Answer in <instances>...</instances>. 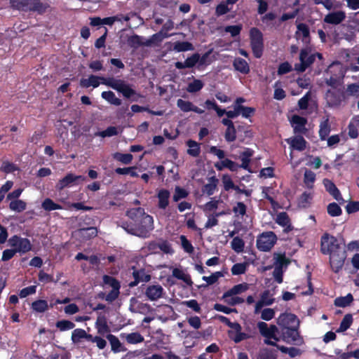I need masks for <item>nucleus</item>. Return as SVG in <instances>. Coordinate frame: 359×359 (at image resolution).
I'll use <instances>...</instances> for the list:
<instances>
[{"label":"nucleus","instance_id":"6","mask_svg":"<svg viewBox=\"0 0 359 359\" xmlns=\"http://www.w3.org/2000/svg\"><path fill=\"white\" fill-rule=\"evenodd\" d=\"M250 44L255 56L257 58L262 55L264 44L263 35L257 28H252L250 31Z\"/></svg>","mask_w":359,"mask_h":359},{"label":"nucleus","instance_id":"11","mask_svg":"<svg viewBox=\"0 0 359 359\" xmlns=\"http://www.w3.org/2000/svg\"><path fill=\"white\" fill-rule=\"evenodd\" d=\"M316 57L320 60H322L323 56L320 53H312L311 50L307 48L302 50L299 55L302 65L299 67H307L311 65ZM294 67H298L295 65Z\"/></svg>","mask_w":359,"mask_h":359},{"label":"nucleus","instance_id":"21","mask_svg":"<svg viewBox=\"0 0 359 359\" xmlns=\"http://www.w3.org/2000/svg\"><path fill=\"white\" fill-rule=\"evenodd\" d=\"M276 222L284 228L283 231L285 233H288L292 229L289 217L286 212H283L278 214Z\"/></svg>","mask_w":359,"mask_h":359},{"label":"nucleus","instance_id":"3","mask_svg":"<svg viewBox=\"0 0 359 359\" xmlns=\"http://www.w3.org/2000/svg\"><path fill=\"white\" fill-rule=\"evenodd\" d=\"M344 76V72L339 69L337 74L326 78L327 84L332 87V89L328 90L325 94V99L330 107L339 106L341 102L346 100L343 98L344 92L341 91L339 88Z\"/></svg>","mask_w":359,"mask_h":359},{"label":"nucleus","instance_id":"12","mask_svg":"<svg viewBox=\"0 0 359 359\" xmlns=\"http://www.w3.org/2000/svg\"><path fill=\"white\" fill-rule=\"evenodd\" d=\"M298 327L285 328L281 330V336L279 337L286 343H294L301 341L299 333L297 330Z\"/></svg>","mask_w":359,"mask_h":359},{"label":"nucleus","instance_id":"48","mask_svg":"<svg viewBox=\"0 0 359 359\" xmlns=\"http://www.w3.org/2000/svg\"><path fill=\"white\" fill-rule=\"evenodd\" d=\"M55 325L61 332L72 330L75 327L74 323L68 320H59Z\"/></svg>","mask_w":359,"mask_h":359},{"label":"nucleus","instance_id":"57","mask_svg":"<svg viewBox=\"0 0 359 359\" xmlns=\"http://www.w3.org/2000/svg\"><path fill=\"white\" fill-rule=\"evenodd\" d=\"M177 107L184 112L191 111L194 104L189 101L179 99L177 101Z\"/></svg>","mask_w":359,"mask_h":359},{"label":"nucleus","instance_id":"36","mask_svg":"<svg viewBox=\"0 0 359 359\" xmlns=\"http://www.w3.org/2000/svg\"><path fill=\"white\" fill-rule=\"evenodd\" d=\"M187 145L189 147L187 154L193 157H197L199 156L201 152L200 144L196 141L189 140L187 142Z\"/></svg>","mask_w":359,"mask_h":359},{"label":"nucleus","instance_id":"15","mask_svg":"<svg viewBox=\"0 0 359 359\" xmlns=\"http://www.w3.org/2000/svg\"><path fill=\"white\" fill-rule=\"evenodd\" d=\"M164 290L160 285H149L145 290V295L150 301H156L161 298Z\"/></svg>","mask_w":359,"mask_h":359},{"label":"nucleus","instance_id":"10","mask_svg":"<svg viewBox=\"0 0 359 359\" xmlns=\"http://www.w3.org/2000/svg\"><path fill=\"white\" fill-rule=\"evenodd\" d=\"M277 324L282 329L299 327V321L294 314L290 313H282L277 319Z\"/></svg>","mask_w":359,"mask_h":359},{"label":"nucleus","instance_id":"37","mask_svg":"<svg viewBox=\"0 0 359 359\" xmlns=\"http://www.w3.org/2000/svg\"><path fill=\"white\" fill-rule=\"evenodd\" d=\"M102 97L107 101L109 103L115 106L121 104V100L116 97L114 93L112 91H104L102 93Z\"/></svg>","mask_w":359,"mask_h":359},{"label":"nucleus","instance_id":"1","mask_svg":"<svg viewBox=\"0 0 359 359\" xmlns=\"http://www.w3.org/2000/svg\"><path fill=\"white\" fill-rule=\"evenodd\" d=\"M320 251L324 255H330V264L334 272L341 269L346 255L336 237L327 233H324L320 239Z\"/></svg>","mask_w":359,"mask_h":359},{"label":"nucleus","instance_id":"64","mask_svg":"<svg viewBox=\"0 0 359 359\" xmlns=\"http://www.w3.org/2000/svg\"><path fill=\"white\" fill-rule=\"evenodd\" d=\"M316 180V174L309 170H306L304 176V183L307 187H311Z\"/></svg>","mask_w":359,"mask_h":359},{"label":"nucleus","instance_id":"45","mask_svg":"<svg viewBox=\"0 0 359 359\" xmlns=\"http://www.w3.org/2000/svg\"><path fill=\"white\" fill-rule=\"evenodd\" d=\"M222 181L225 191H228L231 189L238 190V187L234 184L229 175H223Z\"/></svg>","mask_w":359,"mask_h":359},{"label":"nucleus","instance_id":"49","mask_svg":"<svg viewBox=\"0 0 359 359\" xmlns=\"http://www.w3.org/2000/svg\"><path fill=\"white\" fill-rule=\"evenodd\" d=\"M126 340L129 344H135L142 342L144 337L138 332H132L126 334Z\"/></svg>","mask_w":359,"mask_h":359},{"label":"nucleus","instance_id":"40","mask_svg":"<svg viewBox=\"0 0 359 359\" xmlns=\"http://www.w3.org/2000/svg\"><path fill=\"white\" fill-rule=\"evenodd\" d=\"M219 202V200H217L215 198H211L210 201L206 203L205 205H201V208L204 212L208 213L217 210Z\"/></svg>","mask_w":359,"mask_h":359},{"label":"nucleus","instance_id":"13","mask_svg":"<svg viewBox=\"0 0 359 359\" xmlns=\"http://www.w3.org/2000/svg\"><path fill=\"white\" fill-rule=\"evenodd\" d=\"M241 330L242 328L241 325L236 322H234V325H233L231 330L229 331L228 334L229 338L235 343H239L250 337V335L243 332Z\"/></svg>","mask_w":359,"mask_h":359},{"label":"nucleus","instance_id":"9","mask_svg":"<svg viewBox=\"0 0 359 359\" xmlns=\"http://www.w3.org/2000/svg\"><path fill=\"white\" fill-rule=\"evenodd\" d=\"M210 55V51L201 56L198 53L193 54L188 57L185 62V67L181 63L176 62V67H194L196 65H208V58Z\"/></svg>","mask_w":359,"mask_h":359},{"label":"nucleus","instance_id":"18","mask_svg":"<svg viewBox=\"0 0 359 359\" xmlns=\"http://www.w3.org/2000/svg\"><path fill=\"white\" fill-rule=\"evenodd\" d=\"M156 197L158 199V208L161 210H165L170 203V191L165 189H159L157 191Z\"/></svg>","mask_w":359,"mask_h":359},{"label":"nucleus","instance_id":"53","mask_svg":"<svg viewBox=\"0 0 359 359\" xmlns=\"http://www.w3.org/2000/svg\"><path fill=\"white\" fill-rule=\"evenodd\" d=\"M189 192L180 187H176L175 189V193L172 196V200L175 202H178L181 199L185 198L188 196Z\"/></svg>","mask_w":359,"mask_h":359},{"label":"nucleus","instance_id":"7","mask_svg":"<svg viewBox=\"0 0 359 359\" xmlns=\"http://www.w3.org/2000/svg\"><path fill=\"white\" fill-rule=\"evenodd\" d=\"M276 241L277 236L273 231H266L258 236L257 247L261 251L268 252L274 246Z\"/></svg>","mask_w":359,"mask_h":359},{"label":"nucleus","instance_id":"31","mask_svg":"<svg viewBox=\"0 0 359 359\" xmlns=\"http://www.w3.org/2000/svg\"><path fill=\"white\" fill-rule=\"evenodd\" d=\"M146 215L147 213L142 208H131L127 211L128 217L135 222Z\"/></svg>","mask_w":359,"mask_h":359},{"label":"nucleus","instance_id":"28","mask_svg":"<svg viewBox=\"0 0 359 359\" xmlns=\"http://www.w3.org/2000/svg\"><path fill=\"white\" fill-rule=\"evenodd\" d=\"M296 35L297 39L302 40L303 43H308L309 42V29L306 25H298Z\"/></svg>","mask_w":359,"mask_h":359},{"label":"nucleus","instance_id":"23","mask_svg":"<svg viewBox=\"0 0 359 359\" xmlns=\"http://www.w3.org/2000/svg\"><path fill=\"white\" fill-rule=\"evenodd\" d=\"M273 260L274 267L278 266L279 269L285 271L290 263V259L286 257L285 255L281 253H274Z\"/></svg>","mask_w":359,"mask_h":359},{"label":"nucleus","instance_id":"24","mask_svg":"<svg viewBox=\"0 0 359 359\" xmlns=\"http://www.w3.org/2000/svg\"><path fill=\"white\" fill-rule=\"evenodd\" d=\"M348 135L352 139H355L359 135V115L353 116L348 124Z\"/></svg>","mask_w":359,"mask_h":359},{"label":"nucleus","instance_id":"20","mask_svg":"<svg viewBox=\"0 0 359 359\" xmlns=\"http://www.w3.org/2000/svg\"><path fill=\"white\" fill-rule=\"evenodd\" d=\"M295 133H303L306 131V119L298 115H293L290 120Z\"/></svg>","mask_w":359,"mask_h":359},{"label":"nucleus","instance_id":"58","mask_svg":"<svg viewBox=\"0 0 359 359\" xmlns=\"http://www.w3.org/2000/svg\"><path fill=\"white\" fill-rule=\"evenodd\" d=\"M247 270V264L245 263H237L233 265L231 273L233 275L238 276L245 273Z\"/></svg>","mask_w":359,"mask_h":359},{"label":"nucleus","instance_id":"50","mask_svg":"<svg viewBox=\"0 0 359 359\" xmlns=\"http://www.w3.org/2000/svg\"><path fill=\"white\" fill-rule=\"evenodd\" d=\"M114 158L116 160L120 161L121 163L123 164H130L133 159V156L130 154H122L119 152H116L114 154Z\"/></svg>","mask_w":359,"mask_h":359},{"label":"nucleus","instance_id":"43","mask_svg":"<svg viewBox=\"0 0 359 359\" xmlns=\"http://www.w3.org/2000/svg\"><path fill=\"white\" fill-rule=\"evenodd\" d=\"M173 48L177 52H183L194 50V46L188 41H177L175 43Z\"/></svg>","mask_w":359,"mask_h":359},{"label":"nucleus","instance_id":"60","mask_svg":"<svg viewBox=\"0 0 359 359\" xmlns=\"http://www.w3.org/2000/svg\"><path fill=\"white\" fill-rule=\"evenodd\" d=\"M86 331L83 329H75L72 333V341L74 343H79L81 339H84Z\"/></svg>","mask_w":359,"mask_h":359},{"label":"nucleus","instance_id":"5","mask_svg":"<svg viewBox=\"0 0 359 359\" xmlns=\"http://www.w3.org/2000/svg\"><path fill=\"white\" fill-rule=\"evenodd\" d=\"M257 326L260 334L265 338L264 343L270 346H276V341H280L278 327L274 325H269L262 321L259 322Z\"/></svg>","mask_w":359,"mask_h":359},{"label":"nucleus","instance_id":"35","mask_svg":"<svg viewBox=\"0 0 359 359\" xmlns=\"http://www.w3.org/2000/svg\"><path fill=\"white\" fill-rule=\"evenodd\" d=\"M95 328L100 334L104 335L109 332V327L104 317L99 316L95 322Z\"/></svg>","mask_w":359,"mask_h":359},{"label":"nucleus","instance_id":"17","mask_svg":"<svg viewBox=\"0 0 359 359\" xmlns=\"http://www.w3.org/2000/svg\"><path fill=\"white\" fill-rule=\"evenodd\" d=\"M273 294L269 290H265L261 294L260 299L255 304V312L257 313L264 306H270L274 302Z\"/></svg>","mask_w":359,"mask_h":359},{"label":"nucleus","instance_id":"63","mask_svg":"<svg viewBox=\"0 0 359 359\" xmlns=\"http://www.w3.org/2000/svg\"><path fill=\"white\" fill-rule=\"evenodd\" d=\"M246 205L243 202H237L233 208V212L236 216H241L246 213Z\"/></svg>","mask_w":359,"mask_h":359},{"label":"nucleus","instance_id":"25","mask_svg":"<svg viewBox=\"0 0 359 359\" xmlns=\"http://www.w3.org/2000/svg\"><path fill=\"white\" fill-rule=\"evenodd\" d=\"M133 276L135 280L129 284L130 287H134L140 282H148L150 280V276L143 269L133 271Z\"/></svg>","mask_w":359,"mask_h":359},{"label":"nucleus","instance_id":"39","mask_svg":"<svg viewBox=\"0 0 359 359\" xmlns=\"http://www.w3.org/2000/svg\"><path fill=\"white\" fill-rule=\"evenodd\" d=\"M48 304L46 300H36L32 302V309L38 313H43L48 309Z\"/></svg>","mask_w":359,"mask_h":359},{"label":"nucleus","instance_id":"19","mask_svg":"<svg viewBox=\"0 0 359 359\" xmlns=\"http://www.w3.org/2000/svg\"><path fill=\"white\" fill-rule=\"evenodd\" d=\"M346 18V13L342 11L332 12L326 15L324 18V22L332 25H339Z\"/></svg>","mask_w":359,"mask_h":359},{"label":"nucleus","instance_id":"29","mask_svg":"<svg viewBox=\"0 0 359 359\" xmlns=\"http://www.w3.org/2000/svg\"><path fill=\"white\" fill-rule=\"evenodd\" d=\"M249 289V284L246 283L234 285L232 288L224 292V297L235 296L245 292Z\"/></svg>","mask_w":359,"mask_h":359},{"label":"nucleus","instance_id":"44","mask_svg":"<svg viewBox=\"0 0 359 359\" xmlns=\"http://www.w3.org/2000/svg\"><path fill=\"white\" fill-rule=\"evenodd\" d=\"M27 204L22 200H15L10 203L9 208L11 210L20 212L26 209Z\"/></svg>","mask_w":359,"mask_h":359},{"label":"nucleus","instance_id":"59","mask_svg":"<svg viewBox=\"0 0 359 359\" xmlns=\"http://www.w3.org/2000/svg\"><path fill=\"white\" fill-rule=\"evenodd\" d=\"M222 299H224V301L226 304H228L229 305H231V306H235L237 304H240L244 302V299L243 298L237 297L236 295L229 296L227 297H224V293L222 295Z\"/></svg>","mask_w":359,"mask_h":359},{"label":"nucleus","instance_id":"4","mask_svg":"<svg viewBox=\"0 0 359 359\" xmlns=\"http://www.w3.org/2000/svg\"><path fill=\"white\" fill-rule=\"evenodd\" d=\"M121 227L128 233L146 238L154 229V218L147 214L142 217L135 224L123 222Z\"/></svg>","mask_w":359,"mask_h":359},{"label":"nucleus","instance_id":"32","mask_svg":"<svg viewBox=\"0 0 359 359\" xmlns=\"http://www.w3.org/2000/svg\"><path fill=\"white\" fill-rule=\"evenodd\" d=\"M215 166L218 170H222L224 168H226L231 171H236L238 168V164L228 158L223 159L220 163H217Z\"/></svg>","mask_w":359,"mask_h":359},{"label":"nucleus","instance_id":"41","mask_svg":"<svg viewBox=\"0 0 359 359\" xmlns=\"http://www.w3.org/2000/svg\"><path fill=\"white\" fill-rule=\"evenodd\" d=\"M107 339L109 340L111 346V351L114 353H118L121 351V343L119 339L114 335L109 334L107 336Z\"/></svg>","mask_w":359,"mask_h":359},{"label":"nucleus","instance_id":"33","mask_svg":"<svg viewBox=\"0 0 359 359\" xmlns=\"http://www.w3.org/2000/svg\"><path fill=\"white\" fill-rule=\"evenodd\" d=\"M350 97L357 98L359 97V85L353 83L347 86L344 92L343 98L347 99Z\"/></svg>","mask_w":359,"mask_h":359},{"label":"nucleus","instance_id":"38","mask_svg":"<svg viewBox=\"0 0 359 359\" xmlns=\"http://www.w3.org/2000/svg\"><path fill=\"white\" fill-rule=\"evenodd\" d=\"M353 301V297L351 294H348L344 297H339L335 299L334 305L338 307H346Z\"/></svg>","mask_w":359,"mask_h":359},{"label":"nucleus","instance_id":"56","mask_svg":"<svg viewBox=\"0 0 359 359\" xmlns=\"http://www.w3.org/2000/svg\"><path fill=\"white\" fill-rule=\"evenodd\" d=\"M203 87V83L201 80L195 79L193 82L189 83L187 90L189 93H196L201 90Z\"/></svg>","mask_w":359,"mask_h":359},{"label":"nucleus","instance_id":"42","mask_svg":"<svg viewBox=\"0 0 359 359\" xmlns=\"http://www.w3.org/2000/svg\"><path fill=\"white\" fill-rule=\"evenodd\" d=\"M353 323V317L351 314H346L343 318L339 327L337 330V332H343L346 330H347L351 325Z\"/></svg>","mask_w":359,"mask_h":359},{"label":"nucleus","instance_id":"51","mask_svg":"<svg viewBox=\"0 0 359 359\" xmlns=\"http://www.w3.org/2000/svg\"><path fill=\"white\" fill-rule=\"evenodd\" d=\"M42 208L46 211L62 209V206L53 202L50 198H46L41 205Z\"/></svg>","mask_w":359,"mask_h":359},{"label":"nucleus","instance_id":"26","mask_svg":"<svg viewBox=\"0 0 359 359\" xmlns=\"http://www.w3.org/2000/svg\"><path fill=\"white\" fill-rule=\"evenodd\" d=\"M172 275L173 277L182 280L188 285H191L193 283L191 276L181 268H173Z\"/></svg>","mask_w":359,"mask_h":359},{"label":"nucleus","instance_id":"52","mask_svg":"<svg viewBox=\"0 0 359 359\" xmlns=\"http://www.w3.org/2000/svg\"><path fill=\"white\" fill-rule=\"evenodd\" d=\"M118 128L114 126L108 127L106 130L100 132H97L95 134V136L101 137H112L118 135Z\"/></svg>","mask_w":359,"mask_h":359},{"label":"nucleus","instance_id":"62","mask_svg":"<svg viewBox=\"0 0 359 359\" xmlns=\"http://www.w3.org/2000/svg\"><path fill=\"white\" fill-rule=\"evenodd\" d=\"M327 212L332 217L339 216L342 211L341 208L335 203H332L327 206Z\"/></svg>","mask_w":359,"mask_h":359},{"label":"nucleus","instance_id":"55","mask_svg":"<svg viewBox=\"0 0 359 359\" xmlns=\"http://www.w3.org/2000/svg\"><path fill=\"white\" fill-rule=\"evenodd\" d=\"M79 233L83 238L90 239L97 236V231L96 228L90 227L80 229Z\"/></svg>","mask_w":359,"mask_h":359},{"label":"nucleus","instance_id":"30","mask_svg":"<svg viewBox=\"0 0 359 359\" xmlns=\"http://www.w3.org/2000/svg\"><path fill=\"white\" fill-rule=\"evenodd\" d=\"M218 180L215 177H211L208 179V183L205 184L202 188V192L208 196L212 195L217 187Z\"/></svg>","mask_w":359,"mask_h":359},{"label":"nucleus","instance_id":"34","mask_svg":"<svg viewBox=\"0 0 359 359\" xmlns=\"http://www.w3.org/2000/svg\"><path fill=\"white\" fill-rule=\"evenodd\" d=\"M330 132V126L329 124V118L327 117L320 123L319 136L321 140H326Z\"/></svg>","mask_w":359,"mask_h":359},{"label":"nucleus","instance_id":"61","mask_svg":"<svg viewBox=\"0 0 359 359\" xmlns=\"http://www.w3.org/2000/svg\"><path fill=\"white\" fill-rule=\"evenodd\" d=\"M223 276V273L220 271H217L212 273L210 276H203L202 279L205 280L208 285H212L215 283L219 278Z\"/></svg>","mask_w":359,"mask_h":359},{"label":"nucleus","instance_id":"54","mask_svg":"<svg viewBox=\"0 0 359 359\" xmlns=\"http://www.w3.org/2000/svg\"><path fill=\"white\" fill-rule=\"evenodd\" d=\"M112 17L114 19V22H122V21L128 22L133 17H135L139 20V24L140 25L143 23V20L140 17L137 16L135 13H130V14L126 15H123L120 14V15H115V16H112Z\"/></svg>","mask_w":359,"mask_h":359},{"label":"nucleus","instance_id":"27","mask_svg":"<svg viewBox=\"0 0 359 359\" xmlns=\"http://www.w3.org/2000/svg\"><path fill=\"white\" fill-rule=\"evenodd\" d=\"M323 184L327 191H328L337 201L342 200L341 194L335 184L330 180L325 179Z\"/></svg>","mask_w":359,"mask_h":359},{"label":"nucleus","instance_id":"8","mask_svg":"<svg viewBox=\"0 0 359 359\" xmlns=\"http://www.w3.org/2000/svg\"><path fill=\"white\" fill-rule=\"evenodd\" d=\"M8 244L13 248L15 251L20 254H25L32 249V245L29 239L13 236L8 240Z\"/></svg>","mask_w":359,"mask_h":359},{"label":"nucleus","instance_id":"16","mask_svg":"<svg viewBox=\"0 0 359 359\" xmlns=\"http://www.w3.org/2000/svg\"><path fill=\"white\" fill-rule=\"evenodd\" d=\"M129 309L133 313H139L142 314H147L152 310L148 304L140 302L135 298H132L130 299Z\"/></svg>","mask_w":359,"mask_h":359},{"label":"nucleus","instance_id":"46","mask_svg":"<svg viewBox=\"0 0 359 359\" xmlns=\"http://www.w3.org/2000/svg\"><path fill=\"white\" fill-rule=\"evenodd\" d=\"M231 248L237 253L242 252L244 250L245 243L243 239L236 236L233 238L231 243Z\"/></svg>","mask_w":359,"mask_h":359},{"label":"nucleus","instance_id":"47","mask_svg":"<svg viewBox=\"0 0 359 359\" xmlns=\"http://www.w3.org/2000/svg\"><path fill=\"white\" fill-rule=\"evenodd\" d=\"M45 9V6L39 0H29L27 8V10L36 11L39 13H43Z\"/></svg>","mask_w":359,"mask_h":359},{"label":"nucleus","instance_id":"22","mask_svg":"<svg viewBox=\"0 0 359 359\" xmlns=\"http://www.w3.org/2000/svg\"><path fill=\"white\" fill-rule=\"evenodd\" d=\"M293 149L303 151L306 148V142L302 136H296L286 140Z\"/></svg>","mask_w":359,"mask_h":359},{"label":"nucleus","instance_id":"14","mask_svg":"<svg viewBox=\"0 0 359 359\" xmlns=\"http://www.w3.org/2000/svg\"><path fill=\"white\" fill-rule=\"evenodd\" d=\"M84 180L85 177L81 175H74L72 173H69L58 182L56 185V188L58 190H62L65 187L74 184L77 180Z\"/></svg>","mask_w":359,"mask_h":359},{"label":"nucleus","instance_id":"2","mask_svg":"<svg viewBox=\"0 0 359 359\" xmlns=\"http://www.w3.org/2000/svg\"><path fill=\"white\" fill-rule=\"evenodd\" d=\"M100 83L104 84L114 90L121 93L126 98L135 94V91L125 81L114 77H100L91 75L88 78L82 79L80 85L83 88L97 87Z\"/></svg>","mask_w":359,"mask_h":359}]
</instances>
